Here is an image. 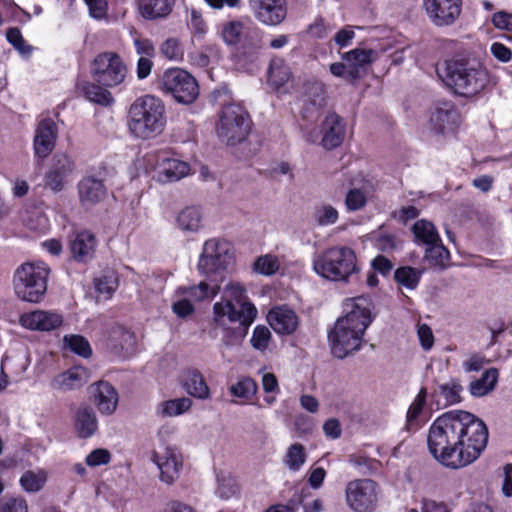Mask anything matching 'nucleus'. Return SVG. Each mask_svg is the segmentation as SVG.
<instances>
[{
  "label": "nucleus",
  "mask_w": 512,
  "mask_h": 512,
  "mask_svg": "<svg viewBox=\"0 0 512 512\" xmlns=\"http://www.w3.org/2000/svg\"><path fill=\"white\" fill-rule=\"evenodd\" d=\"M89 9V14L95 19H102L107 14L108 4L106 0H84Z\"/></svg>",
  "instance_id": "69168bd1"
},
{
  "label": "nucleus",
  "mask_w": 512,
  "mask_h": 512,
  "mask_svg": "<svg viewBox=\"0 0 512 512\" xmlns=\"http://www.w3.org/2000/svg\"><path fill=\"white\" fill-rule=\"evenodd\" d=\"M190 173L187 162L178 159H166L160 166L159 179L163 182H176Z\"/></svg>",
  "instance_id": "2f4dec72"
},
{
  "label": "nucleus",
  "mask_w": 512,
  "mask_h": 512,
  "mask_svg": "<svg viewBox=\"0 0 512 512\" xmlns=\"http://www.w3.org/2000/svg\"><path fill=\"white\" fill-rule=\"evenodd\" d=\"M203 213L198 206H187L176 216V224L183 232L195 233L202 227Z\"/></svg>",
  "instance_id": "cd10ccee"
},
{
  "label": "nucleus",
  "mask_w": 512,
  "mask_h": 512,
  "mask_svg": "<svg viewBox=\"0 0 512 512\" xmlns=\"http://www.w3.org/2000/svg\"><path fill=\"white\" fill-rule=\"evenodd\" d=\"M461 3V0H424V7L435 25L448 26L459 17Z\"/></svg>",
  "instance_id": "dca6fc26"
},
{
  "label": "nucleus",
  "mask_w": 512,
  "mask_h": 512,
  "mask_svg": "<svg viewBox=\"0 0 512 512\" xmlns=\"http://www.w3.org/2000/svg\"><path fill=\"white\" fill-rule=\"evenodd\" d=\"M267 82L279 95L288 94L294 88V78L289 66H269Z\"/></svg>",
  "instance_id": "a878e982"
},
{
  "label": "nucleus",
  "mask_w": 512,
  "mask_h": 512,
  "mask_svg": "<svg viewBox=\"0 0 512 512\" xmlns=\"http://www.w3.org/2000/svg\"><path fill=\"white\" fill-rule=\"evenodd\" d=\"M338 218V211L332 205L323 204L315 208L314 219L320 226L333 225L338 221Z\"/></svg>",
  "instance_id": "864d4df0"
},
{
  "label": "nucleus",
  "mask_w": 512,
  "mask_h": 512,
  "mask_svg": "<svg viewBox=\"0 0 512 512\" xmlns=\"http://www.w3.org/2000/svg\"><path fill=\"white\" fill-rule=\"evenodd\" d=\"M426 396L427 391L425 388H422L408 409L407 421L409 423L415 421L422 412L425 405Z\"/></svg>",
  "instance_id": "052dcab7"
},
{
  "label": "nucleus",
  "mask_w": 512,
  "mask_h": 512,
  "mask_svg": "<svg viewBox=\"0 0 512 512\" xmlns=\"http://www.w3.org/2000/svg\"><path fill=\"white\" fill-rule=\"evenodd\" d=\"M258 35V29L246 25L240 21H231L224 25L222 36L227 44L234 45L240 43L244 38H254Z\"/></svg>",
  "instance_id": "c85d7f7f"
},
{
  "label": "nucleus",
  "mask_w": 512,
  "mask_h": 512,
  "mask_svg": "<svg viewBox=\"0 0 512 512\" xmlns=\"http://www.w3.org/2000/svg\"><path fill=\"white\" fill-rule=\"evenodd\" d=\"M174 0H140L139 9L145 18L155 19L167 16Z\"/></svg>",
  "instance_id": "72a5a7b5"
},
{
  "label": "nucleus",
  "mask_w": 512,
  "mask_h": 512,
  "mask_svg": "<svg viewBox=\"0 0 512 512\" xmlns=\"http://www.w3.org/2000/svg\"><path fill=\"white\" fill-rule=\"evenodd\" d=\"M322 145L331 150L342 144L346 134L344 119L335 112L329 113L322 122Z\"/></svg>",
  "instance_id": "6ab92c4d"
},
{
  "label": "nucleus",
  "mask_w": 512,
  "mask_h": 512,
  "mask_svg": "<svg viewBox=\"0 0 512 512\" xmlns=\"http://www.w3.org/2000/svg\"><path fill=\"white\" fill-rule=\"evenodd\" d=\"M313 270L324 279L347 282L359 268L356 254L350 247L333 246L314 257Z\"/></svg>",
  "instance_id": "39448f33"
},
{
  "label": "nucleus",
  "mask_w": 512,
  "mask_h": 512,
  "mask_svg": "<svg viewBox=\"0 0 512 512\" xmlns=\"http://www.w3.org/2000/svg\"><path fill=\"white\" fill-rule=\"evenodd\" d=\"M90 376V371L87 368L74 366L54 377L50 385L55 390L68 392L83 387L89 381Z\"/></svg>",
  "instance_id": "aec40b11"
},
{
  "label": "nucleus",
  "mask_w": 512,
  "mask_h": 512,
  "mask_svg": "<svg viewBox=\"0 0 512 512\" xmlns=\"http://www.w3.org/2000/svg\"><path fill=\"white\" fill-rule=\"evenodd\" d=\"M234 263V252L230 242L220 238L205 241L198 261L200 273L209 275L228 269Z\"/></svg>",
  "instance_id": "1a4fd4ad"
},
{
  "label": "nucleus",
  "mask_w": 512,
  "mask_h": 512,
  "mask_svg": "<svg viewBox=\"0 0 512 512\" xmlns=\"http://www.w3.org/2000/svg\"><path fill=\"white\" fill-rule=\"evenodd\" d=\"M462 385L456 379H451L445 384L439 385V393L445 399V406L461 402Z\"/></svg>",
  "instance_id": "3c124183"
},
{
  "label": "nucleus",
  "mask_w": 512,
  "mask_h": 512,
  "mask_svg": "<svg viewBox=\"0 0 512 512\" xmlns=\"http://www.w3.org/2000/svg\"><path fill=\"white\" fill-rule=\"evenodd\" d=\"M447 48L455 52L452 64H468L470 62H477L481 60L480 54L482 49L480 46L467 48L461 43L451 40L447 43Z\"/></svg>",
  "instance_id": "c9c22d12"
},
{
  "label": "nucleus",
  "mask_w": 512,
  "mask_h": 512,
  "mask_svg": "<svg viewBox=\"0 0 512 512\" xmlns=\"http://www.w3.org/2000/svg\"><path fill=\"white\" fill-rule=\"evenodd\" d=\"M136 49L138 54L142 56L138 59L137 64H152L148 57H152L154 55L155 49L152 43L148 40H137L135 42Z\"/></svg>",
  "instance_id": "0e129e2a"
},
{
  "label": "nucleus",
  "mask_w": 512,
  "mask_h": 512,
  "mask_svg": "<svg viewBox=\"0 0 512 512\" xmlns=\"http://www.w3.org/2000/svg\"><path fill=\"white\" fill-rule=\"evenodd\" d=\"M111 460V454L107 449L98 448L90 452L86 457V464L90 467L106 465Z\"/></svg>",
  "instance_id": "680f3d73"
},
{
  "label": "nucleus",
  "mask_w": 512,
  "mask_h": 512,
  "mask_svg": "<svg viewBox=\"0 0 512 512\" xmlns=\"http://www.w3.org/2000/svg\"><path fill=\"white\" fill-rule=\"evenodd\" d=\"M63 341L72 352L83 358H89L92 355L89 342L81 335H65Z\"/></svg>",
  "instance_id": "8fccbe9b"
},
{
  "label": "nucleus",
  "mask_w": 512,
  "mask_h": 512,
  "mask_svg": "<svg viewBox=\"0 0 512 512\" xmlns=\"http://www.w3.org/2000/svg\"><path fill=\"white\" fill-rule=\"evenodd\" d=\"M366 195L361 189H350L345 197V206L348 211H358L366 205Z\"/></svg>",
  "instance_id": "4d7b16f0"
},
{
  "label": "nucleus",
  "mask_w": 512,
  "mask_h": 512,
  "mask_svg": "<svg viewBox=\"0 0 512 512\" xmlns=\"http://www.w3.org/2000/svg\"><path fill=\"white\" fill-rule=\"evenodd\" d=\"M328 100L325 85L317 79L305 80L300 92L302 117L308 121H316L320 111L326 107Z\"/></svg>",
  "instance_id": "f8f14e48"
},
{
  "label": "nucleus",
  "mask_w": 512,
  "mask_h": 512,
  "mask_svg": "<svg viewBox=\"0 0 512 512\" xmlns=\"http://www.w3.org/2000/svg\"><path fill=\"white\" fill-rule=\"evenodd\" d=\"M93 401L103 415H112L117 408L119 396L117 390L107 381L93 385Z\"/></svg>",
  "instance_id": "412c9836"
},
{
  "label": "nucleus",
  "mask_w": 512,
  "mask_h": 512,
  "mask_svg": "<svg viewBox=\"0 0 512 512\" xmlns=\"http://www.w3.org/2000/svg\"><path fill=\"white\" fill-rule=\"evenodd\" d=\"M306 459L307 453L305 447L300 443H294L288 447L283 462L290 471L295 472L301 469Z\"/></svg>",
  "instance_id": "ea45409f"
},
{
  "label": "nucleus",
  "mask_w": 512,
  "mask_h": 512,
  "mask_svg": "<svg viewBox=\"0 0 512 512\" xmlns=\"http://www.w3.org/2000/svg\"><path fill=\"white\" fill-rule=\"evenodd\" d=\"M192 406V401L188 397L172 399L160 403L157 407V413L162 417H173L188 411Z\"/></svg>",
  "instance_id": "4c0bfd02"
},
{
  "label": "nucleus",
  "mask_w": 512,
  "mask_h": 512,
  "mask_svg": "<svg viewBox=\"0 0 512 512\" xmlns=\"http://www.w3.org/2000/svg\"><path fill=\"white\" fill-rule=\"evenodd\" d=\"M381 489L370 478L351 480L345 488L347 506L354 512H373L378 506Z\"/></svg>",
  "instance_id": "9d476101"
},
{
  "label": "nucleus",
  "mask_w": 512,
  "mask_h": 512,
  "mask_svg": "<svg viewBox=\"0 0 512 512\" xmlns=\"http://www.w3.org/2000/svg\"><path fill=\"white\" fill-rule=\"evenodd\" d=\"M217 489L216 494L221 499H229L238 492V484L236 479L230 474L220 471L216 474Z\"/></svg>",
  "instance_id": "79ce46f5"
},
{
  "label": "nucleus",
  "mask_w": 512,
  "mask_h": 512,
  "mask_svg": "<svg viewBox=\"0 0 512 512\" xmlns=\"http://www.w3.org/2000/svg\"><path fill=\"white\" fill-rule=\"evenodd\" d=\"M58 137L56 123L49 118L41 120L35 130L33 147L35 155L46 158L53 151Z\"/></svg>",
  "instance_id": "a211bd4d"
},
{
  "label": "nucleus",
  "mask_w": 512,
  "mask_h": 512,
  "mask_svg": "<svg viewBox=\"0 0 512 512\" xmlns=\"http://www.w3.org/2000/svg\"><path fill=\"white\" fill-rule=\"evenodd\" d=\"M271 328L278 334L293 333L298 326L296 314L286 307H275L267 315Z\"/></svg>",
  "instance_id": "b1692460"
},
{
  "label": "nucleus",
  "mask_w": 512,
  "mask_h": 512,
  "mask_svg": "<svg viewBox=\"0 0 512 512\" xmlns=\"http://www.w3.org/2000/svg\"><path fill=\"white\" fill-rule=\"evenodd\" d=\"M161 53L168 61H181L183 58L184 50L179 41L175 38L167 39L161 45Z\"/></svg>",
  "instance_id": "6e6d98bb"
},
{
  "label": "nucleus",
  "mask_w": 512,
  "mask_h": 512,
  "mask_svg": "<svg viewBox=\"0 0 512 512\" xmlns=\"http://www.w3.org/2000/svg\"><path fill=\"white\" fill-rule=\"evenodd\" d=\"M427 246L424 256L425 260L433 267L441 270L444 269L450 258L448 249L441 243V240Z\"/></svg>",
  "instance_id": "e433bc0d"
},
{
  "label": "nucleus",
  "mask_w": 512,
  "mask_h": 512,
  "mask_svg": "<svg viewBox=\"0 0 512 512\" xmlns=\"http://www.w3.org/2000/svg\"><path fill=\"white\" fill-rule=\"evenodd\" d=\"M421 512H450V509L444 502L424 498L421 501Z\"/></svg>",
  "instance_id": "774afa93"
},
{
  "label": "nucleus",
  "mask_w": 512,
  "mask_h": 512,
  "mask_svg": "<svg viewBox=\"0 0 512 512\" xmlns=\"http://www.w3.org/2000/svg\"><path fill=\"white\" fill-rule=\"evenodd\" d=\"M488 428L470 412L452 410L437 417L427 436L430 454L443 466L459 469L473 463L487 446Z\"/></svg>",
  "instance_id": "f257e3e1"
},
{
  "label": "nucleus",
  "mask_w": 512,
  "mask_h": 512,
  "mask_svg": "<svg viewBox=\"0 0 512 512\" xmlns=\"http://www.w3.org/2000/svg\"><path fill=\"white\" fill-rule=\"evenodd\" d=\"M349 64H371L378 60V52L373 49L357 47L343 55Z\"/></svg>",
  "instance_id": "49530a36"
},
{
  "label": "nucleus",
  "mask_w": 512,
  "mask_h": 512,
  "mask_svg": "<svg viewBox=\"0 0 512 512\" xmlns=\"http://www.w3.org/2000/svg\"><path fill=\"white\" fill-rule=\"evenodd\" d=\"M62 316L58 313L36 310L20 317L23 327L31 330L50 331L62 324Z\"/></svg>",
  "instance_id": "4be33fe9"
},
{
  "label": "nucleus",
  "mask_w": 512,
  "mask_h": 512,
  "mask_svg": "<svg viewBox=\"0 0 512 512\" xmlns=\"http://www.w3.org/2000/svg\"><path fill=\"white\" fill-rule=\"evenodd\" d=\"M182 385L186 392L198 399H208L210 390L203 375L196 369H187L182 375Z\"/></svg>",
  "instance_id": "bb28decb"
},
{
  "label": "nucleus",
  "mask_w": 512,
  "mask_h": 512,
  "mask_svg": "<svg viewBox=\"0 0 512 512\" xmlns=\"http://www.w3.org/2000/svg\"><path fill=\"white\" fill-rule=\"evenodd\" d=\"M371 322L369 309L356 302L349 313L337 320L328 334L331 353L343 359L357 351L361 347L362 336Z\"/></svg>",
  "instance_id": "7ed1b4c3"
},
{
  "label": "nucleus",
  "mask_w": 512,
  "mask_h": 512,
  "mask_svg": "<svg viewBox=\"0 0 512 512\" xmlns=\"http://www.w3.org/2000/svg\"><path fill=\"white\" fill-rule=\"evenodd\" d=\"M498 370L496 368L487 369L481 378L474 380L470 383V393L475 397H481L491 392L498 380Z\"/></svg>",
  "instance_id": "f704fd0d"
},
{
  "label": "nucleus",
  "mask_w": 512,
  "mask_h": 512,
  "mask_svg": "<svg viewBox=\"0 0 512 512\" xmlns=\"http://www.w3.org/2000/svg\"><path fill=\"white\" fill-rule=\"evenodd\" d=\"M251 125L250 115L242 106L228 104L222 107L217 124V134L221 140L233 146L246 139Z\"/></svg>",
  "instance_id": "6e6552de"
},
{
  "label": "nucleus",
  "mask_w": 512,
  "mask_h": 512,
  "mask_svg": "<svg viewBox=\"0 0 512 512\" xmlns=\"http://www.w3.org/2000/svg\"><path fill=\"white\" fill-rule=\"evenodd\" d=\"M79 87L85 98L93 103L108 106L113 102L111 93L101 86L92 83H82Z\"/></svg>",
  "instance_id": "58836bf2"
},
{
  "label": "nucleus",
  "mask_w": 512,
  "mask_h": 512,
  "mask_svg": "<svg viewBox=\"0 0 512 512\" xmlns=\"http://www.w3.org/2000/svg\"><path fill=\"white\" fill-rule=\"evenodd\" d=\"M332 75L353 83L367 73V66H329Z\"/></svg>",
  "instance_id": "de8ad7c7"
},
{
  "label": "nucleus",
  "mask_w": 512,
  "mask_h": 512,
  "mask_svg": "<svg viewBox=\"0 0 512 512\" xmlns=\"http://www.w3.org/2000/svg\"><path fill=\"white\" fill-rule=\"evenodd\" d=\"M118 287V278L114 271H106L95 279V289L104 299L110 298Z\"/></svg>",
  "instance_id": "37998d69"
},
{
  "label": "nucleus",
  "mask_w": 512,
  "mask_h": 512,
  "mask_svg": "<svg viewBox=\"0 0 512 512\" xmlns=\"http://www.w3.org/2000/svg\"><path fill=\"white\" fill-rule=\"evenodd\" d=\"M0 512H28V504L21 497L8 498L0 504Z\"/></svg>",
  "instance_id": "e2e57ef3"
},
{
  "label": "nucleus",
  "mask_w": 512,
  "mask_h": 512,
  "mask_svg": "<svg viewBox=\"0 0 512 512\" xmlns=\"http://www.w3.org/2000/svg\"><path fill=\"white\" fill-rule=\"evenodd\" d=\"M254 17L263 25H280L287 16L286 0H249Z\"/></svg>",
  "instance_id": "2eb2a0df"
},
{
  "label": "nucleus",
  "mask_w": 512,
  "mask_h": 512,
  "mask_svg": "<svg viewBox=\"0 0 512 512\" xmlns=\"http://www.w3.org/2000/svg\"><path fill=\"white\" fill-rule=\"evenodd\" d=\"M220 286L217 280L201 281L198 285L179 287L178 293L186 295L191 301L211 299L218 294Z\"/></svg>",
  "instance_id": "c756f323"
},
{
  "label": "nucleus",
  "mask_w": 512,
  "mask_h": 512,
  "mask_svg": "<svg viewBox=\"0 0 512 512\" xmlns=\"http://www.w3.org/2000/svg\"><path fill=\"white\" fill-rule=\"evenodd\" d=\"M438 78L455 94L473 96L487 84V72L483 66H435Z\"/></svg>",
  "instance_id": "423d86ee"
},
{
  "label": "nucleus",
  "mask_w": 512,
  "mask_h": 512,
  "mask_svg": "<svg viewBox=\"0 0 512 512\" xmlns=\"http://www.w3.org/2000/svg\"><path fill=\"white\" fill-rule=\"evenodd\" d=\"M96 245L94 234L89 231L78 232L70 239L71 256L77 262L87 263L94 256Z\"/></svg>",
  "instance_id": "5701e85b"
},
{
  "label": "nucleus",
  "mask_w": 512,
  "mask_h": 512,
  "mask_svg": "<svg viewBox=\"0 0 512 512\" xmlns=\"http://www.w3.org/2000/svg\"><path fill=\"white\" fill-rule=\"evenodd\" d=\"M151 460L157 465L162 482L172 485L179 479L183 468V459L176 448L166 446L160 451H154Z\"/></svg>",
  "instance_id": "ddd939ff"
},
{
  "label": "nucleus",
  "mask_w": 512,
  "mask_h": 512,
  "mask_svg": "<svg viewBox=\"0 0 512 512\" xmlns=\"http://www.w3.org/2000/svg\"><path fill=\"white\" fill-rule=\"evenodd\" d=\"M494 26L498 29L512 30V14L504 11L497 12L492 17Z\"/></svg>",
  "instance_id": "338daca9"
},
{
  "label": "nucleus",
  "mask_w": 512,
  "mask_h": 512,
  "mask_svg": "<svg viewBox=\"0 0 512 512\" xmlns=\"http://www.w3.org/2000/svg\"><path fill=\"white\" fill-rule=\"evenodd\" d=\"M26 227L32 231L43 233L49 228L48 218L39 209L27 211L23 216Z\"/></svg>",
  "instance_id": "09e8293b"
},
{
  "label": "nucleus",
  "mask_w": 512,
  "mask_h": 512,
  "mask_svg": "<svg viewBox=\"0 0 512 512\" xmlns=\"http://www.w3.org/2000/svg\"><path fill=\"white\" fill-rule=\"evenodd\" d=\"M162 89L181 104H191L199 95L196 79L179 67L167 69L162 77Z\"/></svg>",
  "instance_id": "9b49d317"
},
{
  "label": "nucleus",
  "mask_w": 512,
  "mask_h": 512,
  "mask_svg": "<svg viewBox=\"0 0 512 512\" xmlns=\"http://www.w3.org/2000/svg\"><path fill=\"white\" fill-rule=\"evenodd\" d=\"M79 196L84 204H95L106 195V189L101 180L93 177L83 179L79 183Z\"/></svg>",
  "instance_id": "7c9ffc66"
},
{
  "label": "nucleus",
  "mask_w": 512,
  "mask_h": 512,
  "mask_svg": "<svg viewBox=\"0 0 512 512\" xmlns=\"http://www.w3.org/2000/svg\"><path fill=\"white\" fill-rule=\"evenodd\" d=\"M270 339V330L266 326L258 325L254 328L251 345L253 348L263 351L268 347Z\"/></svg>",
  "instance_id": "13d9d810"
},
{
  "label": "nucleus",
  "mask_w": 512,
  "mask_h": 512,
  "mask_svg": "<svg viewBox=\"0 0 512 512\" xmlns=\"http://www.w3.org/2000/svg\"><path fill=\"white\" fill-rule=\"evenodd\" d=\"M257 390L258 385L251 377H241L229 388L233 396L246 400L251 399L257 393Z\"/></svg>",
  "instance_id": "c03bdc74"
},
{
  "label": "nucleus",
  "mask_w": 512,
  "mask_h": 512,
  "mask_svg": "<svg viewBox=\"0 0 512 512\" xmlns=\"http://www.w3.org/2000/svg\"><path fill=\"white\" fill-rule=\"evenodd\" d=\"M98 429V420L94 410L88 406H80L74 415V430L79 438L87 439Z\"/></svg>",
  "instance_id": "393cba45"
},
{
  "label": "nucleus",
  "mask_w": 512,
  "mask_h": 512,
  "mask_svg": "<svg viewBox=\"0 0 512 512\" xmlns=\"http://www.w3.org/2000/svg\"><path fill=\"white\" fill-rule=\"evenodd\" d=\"M413 231L416 238L421 240L426 245L440 241V237L435 229V226L426 220L417 221L413 226Z\"/></svg>",
  "instance_id": "a18cd8bd"
},
{
  "label": "nucleus",
  "mask_w": 512,
  "mask_h": 512,
  "mask_svg": "<svg viewBox=\"0 0 512 512\" xmlns=\"http://www.w3.org/2000/svg\"><path fill=\"white\" fill-rule=\"evenodd\" d=\"M92 72L94 79L105 87L120 84L127 73L126 66H101Z\"/></svg>",
  "instance_id": "473e14b6"
},
{
  "label": "nucleus",
  "mask_w": 512,
  "mask_h": 512,
  "mask_svg": "<svg viewBox=\"0 0 512 512\" xmlns=\"http://www.w3.org/2000/svg\"><path fill=\"white\" fill-rule=\"evenodd\" d=\"M75 169V162L66 153H56L51 159V165L45 175V186L54 192L63 189L67 178Z\"/></svg>",
  "instance_id": "f3484780"
},
{
  "label": "nucleus",
  "mask_w": 512,
  "mask_h": 512,
  "mask_svg": "<svg viewBox=\"0 0 512 512\" xmlns=\"http://www.w3.org/2000/svg\"><path fill=\"white\" fill-rule=\"evenodd\" d=\"M230 299L216 302L213 306L214 330L223 333L222 342L231 347L242 342L248 333L250 325L257 316V309L245 300V289L238 283L226 287Z\"/></svg>",
  "instance_id": "f03ea898"
},
{
  "label": "nucleus",
  "mask_w": 512,
  "mask_h": 512,
  "mask_svg": "<svg viewBox=\"0 0 512 512\" xmlns=\"http://www.w3.org/2000/svg\"><path fill=\"white\" fill-rule=\"evenodd\" d=\"M429 122L435 134H445L457 128L460 115L451 101L437 102L431 108Z\"/></svg>",
  "instance_id": "4468645a"
},
{
  "label": "nucleus",
  "mask_w": 512,
  "mask_h": 512,
  "mask_svg": "<svg viewBox=\"0 0 512 512\" xmlns=\"http://www.w3.org/2000/svg\"><path fill=\"white\" fill-rule=\"evenodd\" d=\"M128 129L136 138L148 140L160 135L166 125V109L153 95L138 97L128 112Z\"/></svg>",
  "instance_id": "20e7f679"
},
{
  "label": "nucleus",
  "mask_w": 512,
  "mask_h": 512,
  "mask_svg": "<svg viewBox=\"0 0 512 512\" xmlns=\"http://www.w3.org/2000/svg\"><path fill=\"white\" fill-rule=\"evenodd\" d=\"M46 482V476L44 473H35L28 470L23 473L20 478V484L26 492H38L40 491Z\"/></svg>",
  "instance_id": "603ef678"
},
{
  "label": "nucleus",
  "mask_w": 512,
  "mask_h": 512,
  "mask_svg": "<svg viewBox=\"0 0 512 512\" xmlns=\"http://www.w3.org/2000/svg\"><path fill=\"white\" fill-rule=\"evenodd\" d=\"M422 270L411 267L402 266L395 270L394 280L401 286L408 289H415L421 279Z\"/></svg>",
  "instance_id": "a19ab883"
},
{
  "label": "nucleus",
  "mask_w": 512,
  "mask_h": 512,
  "mask_svg": "<svg viewBox=\"0 0 512 512\" xmlns=\"http://www.w3.org/2000/svg\"><path fill=\"white\" fill-rule=\"evenodd\" d=\"M119 339V348L121 351L128 352L129 348L134 345L135 339L132 333L123 327H116L111 332V340Z\"/></svg>",
  "instance_id": "bf43d9fd"
},
{
  "label": "nucleus",
  "mask_w": 512,
  "mask_h": 512,
  "mask_svg": "<svg viewBox=\"0 0 512 512\" xmlns=\"http://www.w3.org/2000/svg\"><path fill=\"white\" fill-rule=\"evenodd\" d=\"M49 268L43 262L24 263L13 276V288L23 301L38 303L47 290Z\"/></svg>",
  "instance_id": "0eeeda50"
},
{
  "label": "nucleus",
  "mask_w": 512,
  "mask_h": 512,
  "mask_svg": "<svg viewBox=\"0 0 512 512\" xmlns=\"http://www.w3.org/2000/svg\"><path fill=\"white\" fill-rule=\"evenodd\" d=\"M279 267L278 258L271 254L260 256L254 262V270L263 275H272L279 270Z\"/></svg>",
  "instance_id": "5fc2aeb1"
}]
</instances>
